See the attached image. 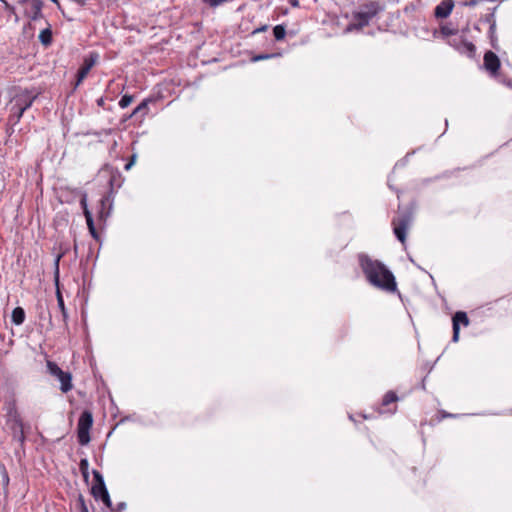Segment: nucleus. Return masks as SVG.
Wrapping results in <instances>:
<instances>
[{
  "label": "nucleus",
  "mask_w": 512,
  "mask_h": 512,
  "mask_svg": "<svg viewBox=\"0 0 512 512\" xmlns=\"http://www.w3.org/2000/svg\"><path fill=\"white\" fill-rule=\"evenodd\" d=\"M123 168H124L125 170H128V162H125V163H124Z\"/></svg>",
  "instance_id": "c03bdc74"
},
{
  "label": "nucleus",
  "mask_w": 512,
  "mask_h": 512,
  "mask_svg": "<svg viewBox=\"0 0 512 512\" xmlns=\"http://www.w3.org/2000/svg\"><path fill=\"white\" fill-rule=\"evenodd\" d=\"M37 97V92H33L26 89L17 93L12 99L11 103H14L18 107H21L26 111L32 106L33 102L37 99Z\"/></svg>",
  "instance_id": "9b49d317"
},
{
  "label": "nucleus",
  "mask_w": 512,
  "mask_h": 512,
  "mask_svg": "<svg viewBox=\"0 0 512 512\" xmlns=\"http://www.w3.org/2000/svg\"><path fill=\"white\" fill-rule=\"evenodd\" d=\"M111 509V512H121L126 509V503L120 502L117 504L116 508L109 507Z\"/></svg>",
  "instance_id": "7c9ffc66"
},
{
  "label": "nucleus",
  "mask_w": 512,
  "mask_h": 512,
  "mask_svg": "<svg viewBox=\"0 0 512 512\" xmlns=\"http://www.w3.org/2000/svg\"><path fill=\"white\" fill-rule=\"evenodd\" d=\"M89 232L91 234V236L95 239V240H99V234L95 228V226L93 227V229H89Z\"/></svg>",
  "instance_id": "72a5a7b5"
},
{
  "label": "nucleus",
  "mask_w": 512,
  "mask_h": 512,
  "mask_svg": "<svg viewBox=\"0 0 512 512\" xmlns=\"http://www.w3.org/2000/svg\"><path fill=\"white\" fill-rule=\"evenodd\" d=\"M51 2L55 3L57 6H60L59 4V1L58 0H50Z\"/></svg>",
  "instance_id": "37998d69"
},
{
  "label": "nucleus",
  "mask_w": 512,
  "mask_h": 512,
  "mask_svg": "<svg viewBox=\"0 0 512 512\" xmlns=\"http://www.w3.org/2000/svg\"><path fill=\"white\" fill-rule=\"evenodd\" d=\"M11 320L17 326L23 324L24 321H25V311H24V309L22 307L14 308L13 311H12Z\"/></svg>",
  "instance_id": "6ab92c4d"
},
{
  "label": "nucleus",
  "mask_w": 512,
  "mask_h": 512,
  "mask_svg": "<svg viewBox=\"0 0 512 512\" xmlns=\"http://www.w3.org/2000/svg\"><path fill=\"white\" fill-rule=\"evenodd\" d=\"M96 58L97 56H94L93 54H91L88 58H85L84 63L77 73L76 86H78L87 77L88 73L96 62Z\"/></svg>",
  "instance_id": "dca6fc26"
},
{
  "label": "nucleus",
  "mask_w": 512,
  "mask_h": 512,
  "mask_svg": "<svg viewBox=\"0 0 512 512\" xmlns=\"http://www.w3.org/2000/svg\"><path fill=\"white\" fill-rule=\"evenodd\" d=\"M395 410H396V409L388 410V411H389V412H391V413H395Z\"/></svg>",
  "instance_id": "49530a36"
},
{
  "label": "nucleus",
  "mask_w": 512,
  "mask_h": 512,
  "mask_svg": "<svg viewBox=\"0 0 512 512\" xmlns=\"http://www.w3.org/2000/svg\"><path fill=\"white\" fill-rule=\"evenodd\" d=\"M47 370L52 376L58 379L61 384L60 390L63 393H67L73 388L71 373L63 371L56 363L52 361H47Z\"/></svg>",
  "instance_id": "423d86ee"
},
{
  "label": "nucleus",
  "mask_w": 512,
  "mask_h": 512,
  "mask_svg": "<svg viewBox=\"0 0 512 512\" xmlns=\"http://www.w3.org/2000/svg\"><path fill=\"white\" fill-rule=\"evenodd\" d=\"M280 55H281L280 53H264V54H258V55L253 56L251 60H252L253 62H257V61H262V60L272 59V58L278 57V56H280Z\"/></svg>",
  "instance_id": "a878e982"
},
{
  "label": "nucleus",
  "mask_w": 512,
  "mask_h": 512,
  "mask_svg": "<svg viewBox=\"0 0 512 512\" xmlns=\"http://www.w3.org/2000/svg\"><path fill=\"white\" fill-rule=\"evenodd\" d=\"M2 3L4 4V8L5 10L10 14V15H13L14 16V19H15V22H18L19 21V17L16 13V9L13 5L9 4L6 0L2 1Z\"/></svg>",
  "instance_id": "cd10ccee"
},
{
  "label": "nucleus",
  "mask_w": 512,
  "mask_h": 512,
  "mask_svg": "<svg viewBox=\"0 0 512 512\" xmlns=\"http://www.w3.org/2000/svg\"><path fill=\"white\" fill-rule=\"evenodd\" d=\"M136 161V154L130 155V168L135 164Z\"/></svg>",
  "instance_id": "e433bc0d"
},
{
  "label": "nucleus",
  "mask_w": 512,
  "mask_h": 512,
  "mask_svg": "<svg viewBox=\"0 0 512 512\" xmlns=\"http://www.w3.org/2000/svg\"><path fill=\"white\" fill-rule=\"evenodd\" d=\"M93 476H94V484L105 483L103 476L101 475V473L99 471L93 470Z\"/></svg>",
  "instance_id": "c85d7f7f"
},
{
  "label": "nucleus",
  "mask_w": 512,
  "mask_h": 512,
  "mask_svg": "<svg viewBox=\"0 0 512 512\" xmlns=\"http://www.w3.org/2000/svg\"><path fill=\"white\" fill-rule=\"evenodd\" d=\"M289 3H290L293 7H299V0H289Z\"/></svg>",
  "instance_id": "4c0bfd02"
},
{
  "label": "nucleus",
  "mask_w": 512,
  "mask_h": 512,
  "mask_svg": "<svg viewBox=\"0 0 512 512\" xmlns=\"http://www.w3.org/2000/svg\"><path fill=\"white\" fill-rule=\"evenodd\" d=\"M11 104H12V106H11L10 121H12L13 123L16 124L22 118L23 113L25 112V110L23 108H21V107H18L14 103H11Z\"/></svg>",
  "instance_id": "412c9836"
},
{
  "label": "nucleus",
  "mask_w": 512,
  "mask_h": 512,
  "mask_svg": "<svg viewBox=\"0 0 512 512\" xmlns=\"http://www.w3.org/2000/svg\"><path fill=\"white\" fill-rule=\"evenodd\" d=\"M454 8L453 0H443L434 9V15L436 18L444 19L447 18Z\"/></svg>",
  "instance_id": "f3484780"
},
{
  "label": "nucleus",
  "mask_w": 512,
  "mask_h": 512,
  "mask_svg": "<svg viewBox=\"0 0 512 512\" xmlns=\"http://www.w3.org/2000/svg\"><path fill=\"white\" fill-rule=\"evenodd\" d=\"M129 101H130V103L133 101V97L131 95H130Z\"/></svg>",
  "instance_id": "a18cd8bd"
},
{
  "label": "nucleus",
  "mask_w": 512,
  "mask_h": 512,
  "mask_svg": "<svg viewBox=\"0 0 512 512\" xmlns=\"http://www.w3.org/2000/svg\"><path fill=\"white\" fill-rule=\"evenodd\" d=\"M483 66L484 69L489 73V75L493 78H499V70L501 67V62L499 57L492 51H487L484 54L483 58Z\"/></svg>",
  "instance_id": "9d476101"
},
{
  "label": "nucleus",
  "mask_w": 512,
  "mask_h": 512,
  "mask_svg": "<svg viewBox=\"0 0 512 512\" xmlns=\"http://www.w3.org/2000/svg\"><path fill=\"white\" fill-rule=\"evenodd\" d=\"M273 35L275 37L276 41H281L285 38L286 35V28L284 25H276L273 28Z\"/></svg>",
  "instance_id": "b1692460"
},
{
  "label": "nucleus",
  "mask_w": 512,
  "mask_h": 512,
  "mask_svg": "<svg viewBox=\"0 0 512 512\" xmlns=\"http://www.w3.org/2000/svg\"><path fill=\"white\" fill-rule=\"evenodd\" d=\"M91 493L95 499H100L107 507H111V500L105 483L93 484Z\"/></svg>",
  "instance_id": "4468645a"
},
{
  "label": "nucleus",
  "mask_w": 512,
  "mask_h": 512,
  "mask_svg": "<svg viewBox=\"0 0 512 512\" xmlns=\"http://www.w3.org/2000/svg\"><path fill=\"white\" fill-rule=\"evenodd\" d=\"M80 205H81V207H82V209H83V214H84V216H85V219H86V223H87L88 229H93V227H94L95 225H94V220H93L92 214H91V212L89 211L88 206H87V196H86V194H84V195L81 197Z\"/></svg>",
  "instance_id": "a211bd4d"
},
{
  "label": "nucleus",
  "mask_w": 512,
  "mask_h": 512,
  "mask_svg": "<svg viewBox=\"0 0 512 512\" xmlns=\"http://www.w3.org/2000/svg\"><path fill=\"white\" fill-rule=\"evenodd\" d=\"M454 416H455V415L450 414V413H446V412H443V413H442V418L454 417Z\"/></svg>",
  "instance_id": "ea45409f"
},
{
  "label": "nucleus",
  "mask_w": 512,
  "mask_h": 512,
  "mask_svg": "<svg viewBox=\"0 0 512 512\" xmlns=\"http://www.w3.org/2000/svg\"><path fill=\"white\" fill-rule=\"evenodd\" d=\"M155 103V100L147 98L141 101L138 106L130 112V119H133L135 122L141 123L143 117L149 112V104Z\"/></svg>",
  "instance_id": "ddd939ff"
},
{
  "label": "nucleus",
  "mask_w": 512,
  "mask_h": 512,
  "mask_svg": "<svg viewBox=\"0 0 512 512\" xmlns=\"http://www.w3.org/2000/svg\"><path fill=\"white\" fill-rule=\"evenodd\" d=\"M398 401V396L394 391H388L382 399V406L386 407L389 406L392 403H395Z\"/></svg>",
  "instance_id": "4be33fe9"
},
{
  "label": "nucleus",
  "mask_w": 512,
  "mask_h": 512,
  "mask_svg": "<svg viewBox=\"0 0 512 512\" xmlns=\"http://www.w3.org/2000/svg\"><path fill=\"white\" fill-rule=\"evenodd\" d=\"M51 2L55 3L57 6H60L59 4V1L58 0H50Z\"/></svg>",
  "instance_id": "79ce46f5"
},
{
  "label": "nucleus",
  "mask_w": 512,
  "mask_h": 512,
  "mask_svg": "<svg viewBox=\"0 0 512 512\" xmlns=\"http://www.w3.org/2000/svg\"><path fill=\"white\" fill-rule=\"evenodd\" d=\"M267 28H268V26H267V25H263V26H261V27H259V28L255 29V30L253 31V34L260 33V32H263V31H266V30H267Z\"/></svg>",
  "instance_id": "f704fd0d"
},
{
  "label": "nucleus",
  "mask_w": 512,
  "mask_h": 512,
  "mask_svg": "<svg viewBox=\"0 0 512 512\" xmlns=\"http://www.w3.org/2000/svg\"><path fill=\"white\" fill-rule=\"evenodd\" d=\"M93 424L92 413L85 410L79 417L77 424V437L81 445H87L90 442V429Z\"/></svg>",
  "instance_id": "20e7f679"
},
{
  "label": "nucleus",
  "mask_w": 512,
  "mask_h": 512,
  "mask_svg": "<svg viewBox=\"0 0 512 512\" xmlns=\"http://www.w3.org/2000/svg\"><path fill=\"white\" fill-rule=\"evenodd\" d=\"M42 8H43L42 0H33V2H30L29 7L25 10V15L31 21H37L43 17Z\"/></svg>",
  "instance_id": "2eb2a0df"
},
{
  "label": "nucleus",
  "mask_w": 512,
  "mask_h": 512,
  "mask_svg": "<svg viewBox=\"0 0 512 512\" xmlns=\"http://www.w3.org/2000/svg\"><path fill=\"white\" fill-rule=\"evenodd\" d=\"M440 32L443 37H449V36H455L458 33V30L455 28H452L451 25H442L440 27Z\"/></svg>",
  "instance_id": "393cba45"
},
{
  "label": "nucleus",
  "mask_w": 512,
  "mask_h": 512,
  "mask_svg": "<svg viewBox=\"0 0 512 512\" xmlns=\"http://www.w3.org/2000/svg\"><path fill=\"white\" fill-rule=\"evenodd\" d=\"M490 39H491V45L494 49H498V46L496 44V37H495V34H493V38L490 36Z\"/></svg>",
  "instance_id": "c9c22d12"
},
{
  "label": "nucleus",
  "mask_w": 512,
  "mask_h": 512,
  "mask_svg": "<svg viewBox=\"0 0 512 512\" xmlns=\"http://www.w3.org/2000/svg\"><path fill=\"white\" fill-rule=\"evenodd\" d=\"M97 180L99 182L105 180L110 188V192L120 188L123 182L121 175L110 167L101 169L98 173Z\"/></svg>",
  "instance_id": "6e6552de"
},
{
  "label": "nucleus",
  "mask_w": 512,
  "mask_h": 512,
  "mask_svg": "<svg viewBox=\"0 0 512 512\" xmlns=\"http://www.w3.org/2000/svg\"><path fill=\"white\" fill-rule=\"evenodd\" d=\"M359 265L367 279L374 287L387 292H395L397 283L393 273L379 260H374L367 254L358 255Z\"/></svg>",
  "instance_id": "f257e3e1"
},
{
  "label": "nucleus",
  "mask_w": 512,
  "mask_h": 512,
  "mask_svg": "<svg viewBox=\"0 0 512 512\" xmlns=\"http://www.w3.org/2000/svg\"><path fill=\"white\" fill-rule=\"evenodd\" d=\"M78 503H79L81 512H89L88 508L85 504L84 498L81 495L79 496Z\"/></svg>",
  "instance_id": "2f4dec72"
},
{
  "label": "nucleus",
  "mask_w": 512,
  "mask_h": 512,
  "mask_svg": "<svg viewBox=\"0 0 512 512\" xmlns=\"http://www.w3.org/2000/svg\"><path fill=\"white\" fill-rule=\"evenodd\" d=\"M460 325H463V326L469 325V318H468L466 312L457 311L452 317V326H453L452 341L453 342H457L459 340Z\"/></svg>",
  "instance_id": "f8f14e48"
},
{
  "label": "nucleus",
  "mask_w": 512,
  "mask_h": 512,
  "mask_svg": "<svg viewBox=\"0 0 512 512\" xmlns=\"http://www.w3.org/2000/svg\"><path fill=\"white\" fill-rule=\"evenodd\" d=\"M30 2H33V0H19L18 3L21 5L30 4Z\"/></svg>",
  "instance_id": "58836bf2"
},
{
  "label": "nucleus",
  "mask_w": 512,
  "mask_h": 512,
  "mask_svg": "<svg viewBox=\"0 0 512 512\" xmlns=\"http://www.w3.org/2000/svg\"><path fill=\"white\" fill-rule=\"evenodd\" d=\"M497 7H494L490 13H487L484 17H483V20L484 22L488 23L490 25L489 27V35L493 38V34H495V30H496V21H495V18H494V12L496 10Z\"/></svg>",
  "instance_id": "aec40b11"
},
{
  "label": "nucleus",
  "mask_w": 512,
  "mask_h": 512,
  "mask_svg": "<svg viewBox=\"0 0 512 512\" xmlns=\"http://www.w3.org/2000/svg\"><path fill=\"white\" fill-rule=\"evenodd\" d=\"M79 468H80V471H81L83 477L85 479H87L88 475H89V472H88L89 462H88V460L87 459H81L80 463H79Z\"/></svg>",
  "instance_id": "bb28decb"
},
{
  "label": "nucleus",
  "mask_w": 512,
  "mask_h": 512,
  "mask_svg": "<svg viewBox=\"0 0 512 512\" xmlns=\"http://www.w3.org/2000/svg\"><path fill=\"white\" fill-rule=\"evenodd\" d=\"M448 44L452 46L459 53L468 56L469 58H474L476 54V46L468 41L463 36H458L448 40Z\"/></svg>",
  "instance_id": "1a4fd4ad"
},
{
  "label": "nucleus",
  "mask_w": 512,
  "mask_h": 512,
  "mask_svg": "<svg viewBox=\"0 0 512 512\" xmlns=\"http://www.w3.org/2000/svg\"><path fill=\"white\" fill-rule=\"evenodd\" d=\"M503 83L507 84L508 86H512V81L511 80H509V81H504L503 80Z\"/></svg>",
  "instance_id": "a19ab883"
},
{
  "label": "nucleus",
  "mask_w": 512,
  "mask_h": 512,
  "mask_svg": "<svg viewBox=\"0 0 512 512\" xmlns=\"http://www.w3.org/2000/svg\"><path fill=\"white\" fill-rule=\"evenodd\" d=\"M7 424L9 425L12 431V437L15 441L19 442L20 445H23L26 437L24 432V424L19 415V413L15 409H11L8 413Z\"/></svg>",
  "instance_id": "39448f33"
},
{
  "label": "nucleus",
  "mask_w": 512,
  "mask_h": 512,
  "mask_svg": "<svg viewBox=\"0 0 512 512\" xmlns=\"http://www.w3.org/2000/svg\"><path fill=\"white\" fill-rule=\"evenodd\" d=\"M108 200H109V197H107V196H103V197L101 198L100 202H101L102 207L105 205V203H106ZM99 214H100V217H101V218H103V216H104L103 208L101 209V211L99 212Z\"/></svg>",
  "instance_id": "473e14b6"
},
{
  "label": "nucleus",
  "mask_w": 512,
  "mask_h": 512,
  "mask_svg": "<svg viewBox=\"0 0 512 512\" xmlns=\"http://www.w3.org/2000/svg\"><path fill=\"white\" fill-rule=\"evenodd\" d=\"M66 251H67V249L63 250L61 253H59L56 256V258L54 260V282L56 285V298H57L58 308L62 314V321L64 322V324H66V322H67L68 313L65 308L64 299H63L62 293L59 288V263H60L61 258L65 255Z\"/></svg>",
  "instance_id": "0eeeda50"
},
{
  "label": "nucleus",
  "mask_w": 512,
  "mask_h": 512,
  "mask_svg": "<svg viewBox=\"0 0 512 512\" xmlns=\"http://www.w3.org/2000/svg\"><path fill=\"white\" fill-rule=\"evenodd\" d=\"M382 10L377 1H371L360 6L358 11L353 12L352 21L347 25L346 31H360Z\"/></svg>",
  "instance_id": "7ed1b4c3"
},
{
  "label": "nucleus",
  "mask_w": 512,
  "mask_h": 512,
  "mask_svg": "<svg viewBox=\"0 0 512 512\" xmlns=\"http://www.w3.org/2000/svg\"><path fill=\"white\" fill-rule=\"evenodd\" d=\"M119 105L122 107V108H125V107H128V93H125L121 96L120 100H119Z\"/></svg>",
  "instance_id": "c756f323"
},
{
  "label": "nucleus",
  "mask_w": 512,
  "mask_h": 512,
  "mask_svg": "<svg viewBox=\"0 0 512 512\" xmlns=\"http://www.w3.org/2000/svg\"><path fill=\"white\" fill-rule=\"evenodd\" d=\"M39 40L43 45H50L52 42V32L50 29H44L39 34Z\"/></svg>",
  "instance_id": "5701e85b"
},
{
  "label": "nucleus",
  "mask_w": 512,
  "mask_h": 512,
  "mask_svg": "<svg viewBox=\"0 0 512 512\" xmlns=\"http://www.w3.org/2000/svg\"><path fill=\"white\" fill-rule=\"evenodd\" d=\"M415 212V203L411 202L408 206H398L397 216L392 219L393 233L395 237L404 245L406 242L407 231L411 227Z\"/></svg>",
  "instance_id": "f03ea898"
}]
</instances>
